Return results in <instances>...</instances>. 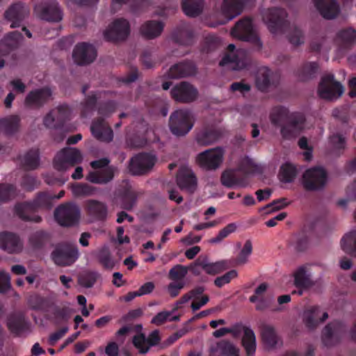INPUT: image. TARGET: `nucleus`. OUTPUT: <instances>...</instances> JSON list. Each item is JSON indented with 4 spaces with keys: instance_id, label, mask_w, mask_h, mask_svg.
I'll use <instances>...</instances> for the list:
<instances>
[{
    "instance_id": "obj_20",
    "label": "nucleus",
    "mask_w": 356,
    "mask_h": 356,
    "mask_svg": "<svg viewBox=\"0 0 356 356\" xmlns=\"http://www.w3.org/2000/svg\"><path fill=\"white\" fill-rule=\"evenodd\" d=\"M177 182L179 187L190 193H193L197 187V180L192 170L183 166L179 169L177 176Z\"/></svg>"
},
{
    "instance_id": "obj_39",
    "label": "nucleus",
    "mask_w": 356,
    "mask_h": 356,
    "mask_svg": "<svg viewBox=\"0 0 356 356\" xmlns=\"http://www.w3.org/2000/svg\"><path fill=\"white\" fill-rule=\"evenodd\" d=\"M197 264L202 268L203 270L209 275H216L220 273L228 268L227 261L225 260L215 263H209L207 261H203L198 262Z\"/></svg>"
},
{
    "instance_id": "obj_61",
    "label": "nucleus",
    "mask_w": 356,
    "mask_h": 356,
    "mask_svg": "<svg viewBox=\"0 0 356 356\" xmlns=\"http://www.w3.org/2000/svg\"><path fill=\"white\" fill-rule=\"evenodd\" d=\"M174 308L171 312L163 311L157 314L152 319V323L156 325H161L168 321L172 314L175 312Z\"/></svg>"
},
{
    "instance_id": "obj_26",
    "label": "nucleus",
    "mask_w": 356,
    "mask_h": 356,
    "mask_svg": "<svg viewBox=\"0 0 356 356\" xmlns=\"http://www.w3.org/2000/svg\"><path fill=\"white\" fill-rule=\"evenodd\" d=\"M221 184L227 188H245L249 185L246 177L238 179L234 170H225L220 177Z\"/></svg>"
},
{
    "instance_id": "obj_22",
    "label": "nucleus",
    "mask_w": 356,
    "mask_h": 356,
    "mask_svg": "<svg viewBox=\"0 0 356 356\" xmlns=\"http://www.w3.org/2000/svg\"><path fill=\"white\" fill-rule=\"evenodd\" d=\"M0 248L10 254L20 252L23 243L18 236L12 233L0 234Z\"/></svg>"
},
{
    "instance_id": "obj_33",
    "label": "nucleus",
    "mask_w": 356,
    "mask_h": 356,
    "mask_svg": "<svg viewBox=\"0 0 356 356\" xmlns=\"http://www.w3.org/2000/svg\"><path fill=\"white\" fill-rule=\"evenodd\" d=\"M210 356H238V349L232 343L223 341L212 348Z\"/></svg>"
},
{
    "instance_id": "obj_52",
    "label": "nucleus",
    "mask_w": 356,
    "mask_h": 356,
    "mask_svg": "<svg viewBox=\"0 0 356 356\" xmlns=\"http://www.w3.org/2000/svg\"><path fill=\"white\" fill-rule=\"evenodd\" d=\"M256 169V164L254 161L248 157L243 158L238 164V170L241 171L245 174L253 172Z\"/></svg>"
},
{
    "instance_id": "obj_1",
    "label": "nucleus",
    "mask_w": 356,
    "mask_h": 356,
    "mask_svg": "<svg viewBox=\"0 0 356 356\" xmlns=\"http://www.w3.org/2000/svg\"><path fill=\"white\" fill-rule=\"evenodd\" d=\"M64 194V191H61L56 197L46 193L40 194L33 203L26 202L17 204L15 207V212L23 220L39 222L41 220V218L31 214L35 208L47 206L51 199L61 198Z\"/></svg>"
},
{
    "instance_id": "obj_5",
    "label": "nucleus",
    "mask_w": 356,
    "mask_h": 356,
    "mask_svg": "<svg viewBox=\"0 0 356 356\" xmlns=\"http://www.w3.org/2000/svg\"><path fill=\"white\" fill-rule=\"evenodd\" d=\"M344 92L343 86L334 80L332 74H325L321 80L318 88V95L325 99H338Z\"/></svg>"
},
{
    "instance_id": "obj_38",
    "label": "nucleus",
    "mask_w": 356,
    "mask_h": 356,
    "mask_svg": "<svg viewBox=\"0 0 356 356\" xmlns=\"http://www.w3.org/2000/svg\"><path fill=\"white\" fill-rule=\"evenodd\" d=\"M86 210L88 213L96 218H102L106 214V208L101 202L89 200L86 202Z\"/></svg>"
},
{
    "instance_id": "obj_28",
    "label": "nucleus",
    "mask_w": 356,
    "mask_h": 356,
    "mask_svg": "<svg viewBox=\"0 0 356 356\" xmlns=\"http://www.w3.org/2000/svg\"><path fill=\"white\" fill-rule=\"evenodd\" d=\"M243 6L242 0H224L220 12L226 21H229L241 13Z\"/></svg>"
},
{
    "instance_id": "obj_62",
    "label": "nucleus",
    "mask_w": 356,
    "mask_h": 356,
    "mask_svg": "<svg viewBox=\"0 0 356 356\" xmlns=\"http://www.w3.org/2000/svg\"><path fill=\"white\" fill-rule=\"evenodd\" d=\"M289 40L294 45L303 43L304 36L302 31L300 29L294 28L289 35Z\"/></svg>"
},
{
    "instance_id": "obj_34",
    "label": "nucleus",
    "mask_w": 356,
    "mask_h": 356,
    "mask_svg": "<svg viewBox=\"0 0 356 356\" xmlns=\"http://www.w3.org/2000/svg\"><path fill=\"white\" fill-rule=\"evenodd\" d=\"M294 284L299 289L298 293L302 294V289L310 287L313 283L304 268H300L294 275Z\"/></svg>"
},
{
    "instance_id": "obj_11",
    "label": "nucleus",
    "mask_w": 356,
    "mask_h": 356,
    "mask_svg": "<svg viewBox=\"0 0 356 356\" xmlns=\"http://www.w3.org/2000/svg\"><path fill=\"white\" fill-rule=\"evenodd\" d=\"M204 288L198 286L185 295H184L179 300L176 302L174 310H177L181 307L182 304L188 301H191V307L193 312L200 309L204 306L209 300L207 295L204 294Z\"/></svg>"
},
{
    "instance_id": "obj_63",
    "label": "nucleus",
    "mask_w": 356,
    "mask_h": 356,
    "mask_svg": "<svg viewBox=\"0 0 356 356\" xmlns=\"http://www.w3.org/2000/svg\"><path fill=\"white\" fill-rule=\"evenodd\" d=\"M10 286V277L8 273L0 270V293L6 291Z\"/></svg>"
},
{
    "instance_id": "obj_56",
    "label": "nucleus",
    "mask_w": 356,
    "mask_h": 356,
    "mask_svg": "<svg viewBox=\"0 0 356 356\" xmlns=\"http://www.w3.org/2000/svg\"><path fill=\"white\" fill-rule=\"evenodd\" d=\"M99 260L100 263L106 268H112L115 263L111 258L110 253L106 248H103L99 254Z\"/></svg>"
},
{
    "instance_id": "obj_49",
    "label": "nucleus",
    "mask_w": 356,
    "mask_h": 356,
    "mask_svg": "<svg viewBox=\"0 0 356 356\" xmlns=\"http://www.w3.org/2000/svg\"><path fill=\"white\" fill-rule=\"evenodd\" d=\"M318 70V65L316 63H308L304 65L299 71V77L302 81L307 80L312 76Z\"/></svg>"
},
{
    "instance_id": "obj_45",
    "label": "nucleus",
    "mask_w": 356,
    "mask_h": 356,
    "mask_svg": "<svg viewBox=\"0 0 356 356\" xmlns=\"http://www.w3.org/2000/svg\"><path fill=\"white\" fill-rule=\"evenodd\" d=\"M252 252V245L250 241H246L244 243L243 247L241 248L239 252L236 259V265H244L248 263L249 260V257L251 255Z\"/></svg>"
},
{
    "instance_id": "obj_55",
    "label": "nucleus",
    "mask_w": 356,
    "mask_h": 356,
    "mask_svg": "<svg viewBox=\"0 0 356 356\" xmlns=\"http://www.w3.org/2000/svg\"><path fill=\"white\" fill-rule=\"evenodd\" d=\"M238 275V273L235 270H232L225 275L217 277L214 283L218 287H222L225 284H228L230 281L234 278H236Z\"/></svg>"
},
{
    "instance_id": "obj_47",
    "label": "nucleus",
    "mask_w": 356,
    "mask_h": 356,
    "mask_svg": "<svg viewBox=\"0 0 356 356\" xmlns=\"http://www.w3.org/2000/svg\"><path fill=\"white\" fill-rule=\"evenodd\" d=\"M1 125L8 133L16 131L19 125V118L17 115H11L1 120Z\"/></svg>"
},
{
    "instance_id": "obj_50",
    "label": "nucleus",
    "mask_w": 356,
    "mask_h": 356,
    "mask_svg": "<svg viewBox=\"0 0 356 356\" xmlns=\"http://www.w3.org/2000/svg\"><path fill=\"white\" fill-rule=\"evenodd\" d=\"M54 116L56 118V121L60 124L65 120L68 119L71 115V111L67 106H60L51 111Z\"/></svg>"
},
{
    "instance_id": "obj_36",
    "label": "nucleus",
    "mask_w": 356,
    "mask_h": 356,
    "mask_svg": "<svg viewBox=\"0 0 356 356\" xmlns=\"http://www.w3.org/2000/svg\"><path fill=\"white\" fill-rule=\"evenodd\" d=\"M243 346L248 356H253L256 350V337L253 331L250 328L244 330L242 339Z\"/></svg>"
},
{
    "instance_id": "obj_17",
    "label": "nucleus",
    "mask_w": 356,
    "mask_h": 356,
    "mask_svg": "<svg viewBox=\"0 0 356 356\" xmlns=\"http://www.w3.org/2000/svg\"><path fill=\"white\" fill-rule=\"evenodd\" d=\"M72 57L78 65H87L96 58V51L90 44L82 42L76 44L74 49Z\"/></svg>"
},
{
    "instance_id": "obj_21",
    "label": "nucleus",
    "mask_w": 356,
    "mask_h": 356,
    "mask_svg": "<svg viewBox=\"0 0 356 356\" xmlns=\"http://www.w3.org/2000/svg\"><path fill=\"white\" fill-rule=\"evenodd\" d=\"M286 15L284 10L280 8L270 9L264 12L263 19L272 33H276L281 27Z\"/></svg>"
},
{
    "instance_id": "obj_53",
    "label": "nucleus",
    "mask_w": 356,
    "mask_h": 356,
    "mask_svg": "<svg viewBox=\"0 0 356 356\" xmlns=\"http://www.w3.org/2000/svg\"><path fill=\"white\" fill-rule=\"evenodd\" d=\"M97 279V275L95 273H86L81 275L79 278V283L83 287H92Z\"/></svg>"
},
{
    "instance_id": "obj_64",
    "label": "nucleus",
    "mask_w": 356,
    "mask_h": 356,
    "mask_svg": "<svg viewBox=\"0 0 356 356\" xmlns=\"http://www.w3.org/2000/svg\"><path fill=\"white\" fill-rule=\"evenodd\" d=\"M21 39V33L14 31L5 38L3 42H5V44L9 47H14L19 43Z\"/></svg>"
},
{
    "instance_id": "obj_48",
    "label": "nucleus",
    "mask_w": 356,
    "mask_h": 356,
    "mask_svg": "<svg viewBox=\"0 0 356 356\" xmlns=\"http://www.w3.org/2000/svg\"><path fill=\"white\" fill-rule=\"evenodd\" d=\"M296 175V168L290 163H285L281 166L280 176L284 182L291 181Z\"/></svg>"
},
{
    "instance_id": "obj_43",
    "label": "nucleus",
    "mask_w": 356,
    "mask_h": 356,
    "mask_svg": "<svg viewBox=\"0 0 356 356\" xmlns=\"http://www.w3.org/2000/svg\"><path fill=\"white\" fill-rule=\"evenodd\" d=\"M268 286L266 283L261 284L254 291V294L250 298L251 302L256 303V309L262 310L266 307L264 302L262 299L263 295L266 291Z\"/></svg>"
},
{
    "instance_id": "obj_58",
    "label": "nucleus",
    "mask_w": 356,
    "mask_h": 356,
    "mask_svg": "<svg viewBox=\"0 0 356 356\" xmlns=\"http://www.w3.org/2000/svg\"><path fill=\"white\" fill-rule=\"evenodd\" d=\"M187 272L186 267L177 265L170 270L169 275L172 280H179L184 278L187 274Z\"/></svg>"
},
{
    "instance_id": "obj_9",
    "label": "nucleus",
    "mask_w": 356,
    "mask_h": 356,
    "mask_svg": "<svg viewBox=\"0 0 356 356\" xmlns=\"http://www.w3.org/2000/svg\"><path fill=\"white\" fill-rule=\"evenodd\" d=\"M130 24L123 18L115 19L104 31V36L108 41H121L130 34Z\"/></svg>"
},
{
    "instance_id": "obj_10",
    "label": "nucleus",
    "mask_w": 356,
    "mask_h": 356,
    "mask_svg": "<svg viewBox=\"0 0 356 356\" xmlns=\"http://www.w3.org/2000/svg\"><path fill=\"white\" fill-rule=\"evenodd\" d=\"M54 216L56 221L62 226H72L80 219V209L74 204H67L58 207Z\"/></svg>"
},
{
    "instance_id": "obj_44",
    "label": "nucleus",
    "mask_w": 356,
    "mask_h": 356,
    "mask_svg": "<svg viewBox=\"0 0 356 356\" xmlns=\"http://www.w3.org/2000/svg\"><path fill=\"white\" fill-rule=\"evenodd\" d=\"M72 191L76 197L90 196L95 194L97 188L88 184H76L72 186Z\"/></svg>"
},
{
    "instance_id": "obj_29",
    "label": "nucleus",
    "mask_w": 356,
    "mask_h": 356,
    "mask_svg": "<svg viewBox=\"0 0 356 356\" xmlns=\"http://www.w3.org/2000/svg\"><path fill=\"white\" fill-rule=\"evenodd\" d=\"M356 42V30L346 28L339 30L334 38L335 44L341 48L346 49Z\"/></svg>"
},
{
    "instance_id": "obj_59",
    "label": "nucleus",
    "mask_w": 356,
    "mask_h": 356,
    "mask_svg": "<svg viewBox=\"0 0 356 356\" xmlns=\"http://www.w3.org/2000/svg\"><path fill=\"white\" fill-rule=\"evenodd\" d=\"M15 195V189L12 185H1L0 186V200L6 201Z\"/></svg>"
},
{
    "instance_id": "obj_40",
    "label": "nucleus",
    "mask_w": 356,
    "mask_h": 356,
    "mask_svg": "<svg viewBox=\"0 0 356 356\" xmlns=\"http://www.w3.org/2000/svg\"><path fill=\"white\" fill-rule=\"evenodd\" d=\"M273 73L267 67L259 69L256 76V85L259 90L266 89L271 83Z\"/></svg>"
},
{
    "instance_id": "obj_6",
    "label": "nucleus",
    "mask_w": 356,
    "mask_h": 356,
    "mask_svg": "<svg viewBox=\"0 0 356 356\" xmlns=\"http://www.w3.org/2000/svg\"><path fill=\"white\" fill-rule=\"evenodd\" d=\"M325 170L321 167L307 170L302 176V184L309 191H318L323 188L327 183Z\"/></svg>"
},
{
    "instance_id": "obj_12",
    "label": "nucleus",
    "mask_w": 356,
    "mask_h": 356,
    "mask_svg": "<svg viewBox=\"0 0 356 356\" xmlns=\"http://www.w3.org/2000/svg\"><path fill=\"white\" fill-rule=\"evenodd\" d=\"M171 96L176 102L190 103L197 99L198 91L191 83L181 82L172 88Z\"/></svg>"
},
{
    "instance_id": "obj_3",
    "label": "nucleus",
    "mask_w": 356,
    "mask_h": 356,
    "mask_svg": "<svg viewBox=\"0 0 356 356\" xmlns=\"http://www.w3.org/2000/svg\"><path fill=\"white\" fill-rule=\"evenodd\" d=\"M249 62L248 52L242 49H236L235 46L229 44L227 52L222 57L220 65L227 66L229 69L238 70L245 67Z\"/></svg>"
},
{
    "instance_id": "obj_27",
    "label": "nucleus",
    "mask_w": 356,
    "mask_h": 356,
    "mask_svg": "<svg viewBox=\"0 0 356 356\" xmlns=\"http://www.w3.org/2000/svg\"><path fill=\"white\" fill-rule=\"evenodd\" d=\"M164 24L161 21L149 20L142 24L140 32L147 39H154L161 35Z\"/></svg>"
},
{
    "instance_id": "obj_30",
    "label": "nucleus",
    "mask_w": 356,
    "mask_h": 356,
    "mask_svg": "<svg viewBox=\"0 0 356 356\" xmlns=\"http://www.w3.org/2000/svg\"><path fill=\"white\" fill-rule=\"evenodd\" d=\"M195 72V67L190 63H181L172 66L166 74L168 79H179L191 76Z\"/></svg>"
},
{
    "instance_id": "obj_4",
    "label": "nucleus",
    "mask_w": 356,
    "mask_h": 356,
    "mask_svg": "<svg viewBox=\"0 0 356 356\" xmlns=\"http://www.w3.org/2000/svg\"><path fill=\"white\" fill-rule=\"evenodd\" d=\"M224 154V150L220 147L207 149L196 156L195 162L204 170H216L222 163Z\"/></svg>"
},
{
    "instance_id": "obj_13",
    "label": "nucleus",
    "mask_w": 356,
    "mask_h": 356,
    "mask_svg": "<svg viewBox=\"0 0 356 356\" xmlns=\"http://www.w3.org/2000/svg\"><path fill=\"white\" fill-rule=\"evenodd\" d=\"M156 161L155 156L149 154H140L134 156L130 161V172L135 175L147 172Z\"/></svg>"
},
{
    "instance_id": "obj_42",
    "label": "nucleus",
    "mask_w": 356,
    "mask_h": 356,
    "mask_svg": "<svg viewBox=\"0 0 356 356\" xmlns=\"http://www.w3.org/2000/svg\"><path fill=\"white\" fill-rule=\"evenodd\" d=\"M342 331V327L339 323L327 325L323 331V339L326 344H330V339H337Z\"/></svg>"
},
{
    "instance_id": "obj_46",
    "label": "nucleus",
    "mask_w": 356,
    "mask_h": 356,
    "mask_svg": "<svg viewBox=\"0 0 356 356\" xmlns=\"http://www.w3.org/2000/svg\"><path fill=\"white\" fill-rule=\"evenodd\" d=\"M133 343L140 353L148 352L151 345L148 339L142 333L136 334L133 337Z\"/></svg>"
},
{
    "instance_id": "obj_15",
    "label": "nucleus",
    "mask_w": 356,
    "mask_h": 356,
    "mask_svg": "<svg viewBox=\"0 0 356 356\" xmlns=\"http://www.w3.org/2000/svg\"><path fill=\"white\" fill-rule=\"evenodd\" d=\"M232 35L234 38L247 41H256L258 45L261 42L257 38L252 22L249 19H244L238 22L232 31Z\"/></svg>"
},
{
    "instance_id": "obj_23",
    "label": "nucleus",
    "mask_w": 356,
    "mask_h": 356,
    "mask_svg": "<svg viewBox=\"0 0 356 356\" xmlns=\"http://www.w3.org/2000/svg\"><path fill=\"white\" fill-rule=\"evenodd\" d=\"M29 9L22 3H15L5 13V18L11 22L10 27L19 26L20 22L29 15Z\"/></svg>"
},
{
    "instance_id": "obj_25",
    "label": "nucleus",
    "mask_w": 356,
    "mask_h": 356,
    "mask_svg": "<svg viewBox=\"0 0 356 356\" xmlns=\"http://www.w3.org/2000/svg\"><path fill=\"white\" fill-rule=\"evenodd\" d=\"M313 1L316 8L324 18H334L339 12L336 0H313Z\"/></svg>"
},
{
    "instance_id": "obj_24",
    "label": "nucleus",
    "mask_w": 356,
    "mask_h": 356,
    "mask_svg": "<svg viewBox=\"0 0 356 356\" xmlns=\"http://www.w3.org/2000/svg\"><path fill=\"white\" fill-rule=\"evenodd\" d=\"M90 129L94 137L101 141L110 142L113 139L112 129L102 119L95 120L91 125Z\"/></svg>"
},
{
    "instance_id": "obj_8",
    "label": "nucleus",
    "mask_w": 356,
    "mask_h": 356,
    "mask_svg": "<svg viewBox=\"0 0 356 356\" xmlns=\"http://www.w3.org/2000/svg\"><path fill=\"white\" fill-rule=\"evenodd\" d=\"M83 159L81 152L76 148H65L54 159V167L58 170H66Z\"/></svg>"
},
{
    "instance_id": "obj_31",
    "label": "nucleus",
    "mask_w": 356,
    "mask_h": 356,
    "mask_svg": "<svg viewBox=\"0 0 356 356\" xmlns=\"http://www.w3.org/2000/svg\"><path fill=\"white\" fill-rule=\"evenodd\" d=\"M51 92L49 88L37 89L30 92L26 97V103L30 106H40L51 97Z\"/></svg>"
},
{
    "instance_id": "obj_51",
    "label": "nucleus",
    "mask_w": 356,
    "mask_h": 356,
    "mask_svg": "<svg viewBox=\"0 0 356 356\" xmlns=\"http://www.w3.org/2000/svg\"><path fill=\"white\" fill-rule=\"evenodd\" d=\"M217 139V136L213 132L202 131L197 136V141L200 145L207 146L214 143Z\"/></svg>"
},
{
    "instance_id": "obj_14",
    "label": "nucleus",
    "mask_w": 356,
    "mask_h": 356,
    "mask_svg": "<svg viewBox=\"0 0 356 356\" xmlns=\"http://www.w3.org/2000/svg\"><path fill=\"white\" fill-rule=\"evenodd\" d=\"M79 253L76 245H61L52 253V258L58 265L68 266L74 263Z\"/></svg>"
},
{
    "instance_id": "obj_37",
    "label": "nucleus",
    "mask_w": 356,
    "mask_h": 356,
    "mask_svg": "<svg viewBox=\"0 0 356 356\" xmlns=\"http://www.w3.org/2000/svg\"><path fill=\"white\" fill-rule=\"evenodd\" d=\"M261 337L264 345L268 349L273 348L280 343L279 338L274 328L271 326H264L261 331Z\"/></svg>"
},
{
    "instance_id": "obj_54",
    "label": "nucleus",
    "mask_w": 356,
    "mask_h": 356,
    "mask_svg": "<svg viewBox=\"0 0 356 356\" xmlns=\"http://www.w3.org/2000/svg\"><path fill=\"white\" fill-rule=\"evenodd\" d=\"M25 165L29 168H35L39 163L38 151L36 149L31 150L26 154L24 157Z\"/></svg>"
},
{
    "instance_id": "obj_19",
    "label": "nucleus",
    "mask_w": 356,
    "mask_h": 356,
    "mask_svg": "<svg viewBox=\"0 0 356 356\" xmlns=\"http://www.w3.org/2000/svg\"><path fill=\"white\" fill-rule=\"evenodd\" d=\"M35 13L38 17L49 22H59L63 18L62 11L56 2L37 6Z\"/></svg>"
},
{
    "instance_id": "obj_18",
    "label": "nucleus",
    "mask_w": 356,
    "mask_h": 356,
    "mask_svg": "<svg viewBox=\"0 0 356 356\" xmlns=\"http://www.w3.org/2000/svg\"><path fill=\"white\" fill-rule=\"evenodd\" d=\"M305 127V118L300 113H295L282 127L280 132L285 138H290L298 134Z\"/></svg>"
},
{
    "instance_id": "obj_16",
    "label": "nucleus",
    "mask_w": 356,
    "mask_h": 356,
    "mask_svg": "<svg viewBox=\"0 0 356 356\" xmlns=\"http://www.w3.org/2000/svg\"><path fill=\"white\" fill-rule=\"evenodd\" d=\"M328 318L327 312L318 307L311 306L305 309L302 314V322L308 329H314Z\"/></svg>"
},
{
    "instance_id": "obj_57",
    "label": "nucleus",
    "mask_w": 356,
    "mask_h": 356,
    "mask_svg": "<svg viewBox=\"0 0 356 356\" xmlns=\"http://www.w3.org/2000/svg\"><path fill=\"white\" fill-rule=\"evenodd\" d=\"M236 226L234 224L228 225L222 229L216 237L211 239L210 242L213 243L220 242L222 239L227 237L229 234L234 232Z\"/></svg>"
},
{
    "instance_id": "obj_7",
    "label": "nucleus",
    "mask_w": 356,
    "mask_h": 356,
    "mask_svg": "<svg viewBox=\"0 0 356 356\" xmlns=\"http://www.w3.org/2000/svg\"><path fill=\"white\" fill-rule=\"evenodd\" d=\"M108 163L107 159L92 161L90 164L95 170L87 175V180L95 184H106L111 180L114 176V170L106 167Z\"/></svg>"
},
{
    "instance_id": "obj_32",
    "label": "nucleus",
    "mask_w": 356,
    "mask_h": 356,
    "mask_svg": "<svg viewBox=\"0 0 356 356\" xmlns=\"http://www.w3.org/2000/svg\"><path fill=\"white\" fill-rule=\"evenodd\" d=\"M294 113H290L287 108L283 106L275 107L270 112V120L273 125L281 129Z\"/></svg>"
},
{
    "instance_id": "obj_2",
    "label": "nucleus",
    "mask_w": 356,
    "mask_h": 356,
    "mask_svg": "<svg viewBox=\"0 0 356 356\" xmlns=\"http://www.w3.org/2000/svg\"><path fill=\"white\" fill-rule=\"evenodd\" d=\"M193 126V118L187 110L175 111L170 118V129L176 136L186 134Z\"/></svg>"
},
{
    "instance_id": "obj_41",
    "label": "nucleus",
    "mask_w": 356,
    "mask_h": 356,
    "mask_svg": "<svg viewBox=\"0 0 356 356\" xmlns=\"http://www.w3.org/2000/svg\"><path fill=\"white\" fill-rule=\"evenodd\" d=\"M202 0H183L182 9L190 17L198 15L202 11Z\"/></svg>"
},
{
    "instance_id": "obj_35",
    "label": "nucleus",
    "mask_w": 356,
    "mask_h": 356,
    "mask_svg": "<svg viewBox=\"0 0 356 356\" xmlns=\"http://www.w3.org/2000/svg\"><path fill=\"white\" fill-rule=\"evenodd\" d=\"M341 248L346 253L356 257V230L346 234L341 239Z\"/></svg>"
},
{
    "instance_id": "obj_60",
    "label": "nucleus",
    "mask_w": 356,
    "mask_h": 356,
    "mask_svg": "<svg viewBox=\"0 0 356 356\" xmlns=\"http://www.w3.org/2000/svg\"><path fill=\"white\" fill-rule=\"evenodd\" d=\"M137 197L136 193L134 191H129L122 198V207L126 209H130L133 207Z\"/></svg>"
}]
</instances>
